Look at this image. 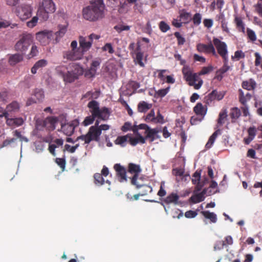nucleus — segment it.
I'll return each instance as SVG.
<instances>
[{"mask_svg": "<svg viewBox=\"0 0 262 262\" xmlns=\"http://www.w3.org/2000/svg\"><path fill=\"white\" fill-rule=\"evenodd\" d=\"M105 6L103 0H92L90 5L83 8L82 16L90 21H96L105 16Z\"/></svg>", "mask_w": 262, "mask_h": 262, "instance_id": "nucleus-1", "label": "nucleus"}, {"mask_svg": "<svg viewBox=\"0 0 262 262\" xmlns=\"http://www.w3.org/2000/svg\"><path fill=\"white\" fill-rule=\"evenodd\" d=\"M55 72L65 82L72 83L83 74V69L79 64L72 63L68 67L64 65L57 66Z\"/></svg>", "mask_w": 262, "mask_h": 262, "instance_id": "nucleus-2", "label": "nucleus"}, {"mask_svg": "<svg viewBox=\"0 0 262 262\" xmlns=\"http://www.w3.org/2000/svg\"><path fill=\"white\" fill-rule=\"evenodd\" d=\"M185 80L190 86H193L195 90H199L202 86L203 81L198 75V73H193L188 66L183 67L182 70Z\"/></svg>", "mask_w": 262, "mask_h": 262, "instance_id": "nucleus-3", "label": "nucleus"}, {"mask_svg": "<svg viewBox=\"0 0 262 262\" xmlns=\"http://www.w3.org/2000/svg\"><path fill=\"white\" fill-rule=\"evenodd\" d=\"M88 106L89 108L91 115L102 120H106L108 119L110 115V112L108 108L103 107L101 109H100L98 102L95 100H92L89 102Z\"/></svg>", "mask_w": 262, "mask_h": 262, "instance_id": "nucleus-4", "label": "nucleus"}, {"mask_svg": "<svg viewBox=\"0 0 262 262\" xmlns=\"http://www.w3.org/2000/svg\"><path fill=\"white\" fill-rule=\"evenodd\" d=\"M33 42V36L30 33H23L19 40L15 45V50L18 52L25 53Z\"/></svg>", "mask_w": 262, "mask_h": 262, "instance_id": "nucleus-5", "label": "nucleus"}, {"mask_svg": "<svg viewBox=\"0 0 262 262\" xmlns=\"http://www.w3.org/2000/svg\"><path fill=\"white\" fill-rule=\"evenodd\" d=\"M100 132L96 126H91L85 135L78 137L75 141L82 140L84 143L89 144L92 141L99 142L100 140Z\"/></svg>", "mask_w": 262, "mask_h": 262, "instance_id": "nucleus-6", "label": "nucleus"}, {"mask_svg": "<svg viewBox=\"0 0 262 262\" xmlns=\"http://www.w3.org/2000/svg\"><path fill=\"white\" fill-rule=\"evenodd\" d=\"M33 7L28 4H23L17 7L16 14L22 20H25L32 16Z\"/></svg>", "mask_w": 262, "mask_h": 262, "instance_id": "nucleus-7", "label": "nucleus"}, {"mask_svg": "<svg viewBox=\"0 0 262 262\" xmlns=\"http://www.w3.org/2000/svg\"><path fill=\"white\" fill-rule=\"evenodd\" d=\"M36 38L42 46L48 45L53 39V32L45 30L36 33Z\"/></svg>", "mask_w": 262, "mask_h": 262, "instance_id": "nucleus-8", "label": "nucleus"}, {"mask_svg": "<svg viewBox=\"0 0 262 262\" xmlns=\"http://www.w3.org/2000/svg\"><path fill=\"white\" fill-rule=\"evenodd\" d=\"M196 50L198 52L205 54H211L214 57H217L215 48L211 42L208 44L200 43L196 45Z\"/></svg>", "mask_w": 262, "mask_h": 262, "instance_id": "nucleus-9", "label": "nucleus"}, {"mask_svg": "<svg viewBox=\"0 0 262 262\" xmlns=\"http://www.w3.org/2000/svg\"><path fill=\"white\" fill-rule=\"evenodd\" d=\"M81 50H68L63 52V57L64 59L71 61H75L81 59L83 56Z\"/></svg>", "mask_w": 262, "mask_h": 262, "instance_id": "nucleus-10", "label": "nucleus"}, {"mask_svg": "<svg viewBox=\"0 0 262 262\" xmlns=\"http://www.w3.org/2000/svg\"><path fill=\"white\" fill-rule=\"evenodd\" d=\"M142 169L139 165L133 163H130L128 165V172L134 174V176L130 178V183L132 184H136L139 178V174L141 172Z\"/></svg>", "mask_w": 262, "mask_h": 262, "instance_id": "nucleus-11", "label": "nucleus"}, {"mask_svg": "<svg viewBox=\"0 0 262 262\" xmlns=\"http://www.w3.org/2000/svg\"><path fill=\"white\" fill-rule=\"evenodd\" d=\"M79 124L77 120H74L70 123L61 124V130L67 136H71L74 132L75 128Z\"/></svg>", "mask_w": 262, "mask_h": 262, "instance_id": "nucleus-12", "label": "nucleus"}, {"mask_svg": "<svg viewBox=\"0 0 262 262\" xmlns=\"http://www.w3.org/2000/svg\"><path fill=\"white\" fill-rule=\"evenodd\" d=\"M225 95V92L217 91V90H213L210 93L205 97V102L207 104L209 105L212 101L214 100L220 101L222 100Z\"/></svg>", "mask_w": 262, "mask_h": 262, "instance_id": "nucleus-13", "label": "nucleus"}, {"mask_svg": "<svg viewBox=\"0 0 262 262\" xmlns=\"http://www.w3.org/2000/svg\"><path fill=\"white\" fill-rule=\"evenodd\" d=\"M212 41L217 50V54H218L220 56L228 54L227 45L225 42L216 37H213Z\"/></svg>", "mask_w": 262, "mask_h": 262, "instance_id": "nucleus-14", "label": "nucleus"}, {"mask_svg": "<svg viewBox=\"0 0 262 262\" xmlns=\"http://www.w3.org/2000/svg\"><path fill=\"white\" fill-rule=\"evenodd\" d=\"M114 169L116 171V174L120 182H127L126 169L120 164L117 163L114 166Z\"/></svg>", "mask_w": 262, "mask_h": 262, "instance_id": "nucleus-15", "label": "nucleus"}, {"mask_svg": "<svg viewBox=\"0 0 262 262\" xmlns=\"http://www.w3.org/2000/svg\"><path fill=\"white\" fill-rule=\"evenodd\" d=\"M139 128L145 130V137L147 139H149L150 142H153L155 140V136L159 132L157 128H150L147 124L144 123L139 124Z\"/></svg>", "mask_w": 262, "mask_h": 262, "instance_id": "nucleus-16", "label": "nucleus"}, {"mask_svg": "<svg viewBox=\"0 0 262 262\" xmlns=\"http://www.w3.org/2000/svg\"><path fill=\"white\" fill-rule=\"evenodd\" d=\"M78 40L80 48V50H81V51L84 55V54L92 47L93 42L88 37H83L82 36H79Z\"/></svg>", "mask_w": 262, "mask_h": 262, "instance_id": "nucleus-17", "label": "nucleus"}, {"mask_svg": "<svg viewBox=\"0 0 262 262\" xmlns=\"http://www.w3.org/2000/svg\"><path fill=\"white\" fill-rule=\"evenodd\" d=\"M24 121L21 117L18 118H9L6 119V123L7 125L11 128H15L17 126H21L23 124Z\"/></svg>", "mask_w": 262, "mask_h": 262, "instance_id": "nucleus-18", "label": "nucleus"}, {"mask_svg": "<svg viewBox=\"0 0 262 262\" xmlns=\"http://www.w3.org/2000/svg\"><path fill=\"white\" fill-rule=\"evenodd\" d=\"M39 7L42 8V9L47 11L53 13L56 10L55 5L52 0H42Z\"/></svg>", "mask_w": 262, "mask_h": 262, "instance_id": "nucleus-19", "label": "nucleus"}, {"mask_svg": "<svg viewBox=\"0 0 262 262\" xmlns=\"http://www.w3.org/2000/svg\"><path fill=\"white\" fill-rule=\"evenodd\" d=\"M58 121V119L56 117H47L46 119V127L50 130H54L56 128V126Z\"/></svg>", "mask_w": 262, "mask_h": 262, "instance_id": "nucleus-20", "label": "nucleus"}, {"mask_svg": "<svg viewBox=\"0 0 262 262\" xmlns=\"http://www.w3.org/2000/svg\"><path fill=\"white\" fill-rule=\"evenodd\" d=\"M132 185H135L137 189L141 188V190L140 191V193L141 196L147 195L148 193H151L152 191V188L151 186L147 185L141 184L138 181L137 182L136 184Z\"/></svg>", "mask_w": 262, "mask_h": 262, "instance_id": "nucleus-21", "label": "nucleus"}, {"mask_svg": "<svg viewBox=\"0 0 262 262\" xmlns=\"http://www.w3.org/2000/svg\"><path fill=\"white\" fill-rule=\"evenodd\" d=\"M206 193V190L203 189V191L199 193L192 195L189 199V201L193 204L201 202L205 199V194Z\"/></svg>", "mask_w": 262, "mask_h": 262, "instance_id": "nucleus-22", "label": "nucleus"}, {"mask_svg": "<svg viewBox=\"0 0 262 262\" xmlns=\"http://www.w3.org/2000/svg\"><path fill=\"white\" fill-rule=\"evenodd\" d=\"M23 60V56L20 54H14L10 56L8 62L11 66H14Z\"/></svg>", "mask_w": 262, "mask_h": 262, "instance_id": "nucleus-23", "label": "nucleus"}, {"mask_svg": "<svg viewBox=\"0 0 262 262\" xmlns=\"http://www.w3.org/2000/svg\"><path fill=\"white\" fill-rule=\"evenodd\" d=\"M67 32L66 26H59V30L53 33V38H55L56 43L58 42L60 39Z\"/></svg>", "mask_w": 262, "mask_h": 262, "instance_id": "nucleus-24", "label": "nucleus"}, {"mask_svg": "<svg viewBox=\"0 0 262 262\" xmlns=\"http://www.w3.org/2000/svg\"><path fill=\"white\" fill-rule=\"evenodd\" d=\"M229 115L231 118V122L235 123L241 115V110L236 107H233L230 110Z\"/></svg>", "mask_w": 262, "mask_h": 262, "instance_id": "nucleus-25", "label": "nucleus"}, {"mask_svg": "<svg viewBox=\"0 0 262 262\" xmlns=\"http://www.w3.org/2000/svg\"><path fill=\"white\" fill-rule=\"evenodd\" d=\"M242 86L248 91L253 90L256 87V82L253 79H250L249 80L244 81L242 83Z\"/></svg>", "mask_w": 262, "mask_h": 262, "instance_id": "nucleus-26", "label": "nucleus"}, {"mask_svg": "<svg viewBox=\"0 0 262 262\" xmlns=\"http://www.w3.org/2000/svg\"><path fill=\"white\" fill-rule=\"evenodd\" d=\"M193 111L198 115L204 117L207 112V108H205L201 103H198L193 107Z\"/></svg>", "mask_w": 262, "mask_h": 262, "instance_id": "nucleus-27", "label": "nucleus"}, {"mask_svg": "<svg viewBox=\"0 0 262 262\" xmlns=\"http://www.w3.org/2000/svg\"><path fill=\"white\" fill-rule=\"evenodd\" d=\"M230 69L229 66H223L216 72L215 78L221 81L223 78V75Z\"/></svg>", "mask_w": 262, "mask_h": 262, "instance_id": "nucleus-28", "label": "nucleus"}, {"mask_svg": "<svg viewBox=\"0 0 262 262\" xmlns=\"http://www.w3.org/2000/svg\"><path fill=\"white\" fill-rule=\"evenodd\" d=\"M19 107L20 106L18 102L16 101H13L6 106V109L9 114L18 112Z\"/></svg>", "mask_w": 262, "mask_h": 262, "instance_id": "nucleus-29", "label": "nucleus"}, {"mask_svg": "<svg viewBox=\"0 0 262 262\" xmlns=\"http://www.w3.org/2000/svg\"><path fill=\"white\" fill-rule=\"evenodd\" d=\"M151 107V104H149L144 101H142L139 103L137 108L139 112L145 113L150 109Z\"/></svg>", "mask_w": 262, "mask_h": 262, "instance_id": "nucleus-30", "label": "nucleus"}, {"mask_svg": "<svg viewBox=\"0 0 262 262\" xmlns=\"http://www.w3.org/2000/svg\"><path fill=\"white\" fill-rule=\"evenodd\" d=\"M179 199V196L176 193L172 192L169 194L164 200V202L167 204L177 203Z\"/></svg>", "mask_w": 262, "mask_h": 262, "instance_id": "nucleus-31", "label": "nucleus"}, {"mask_svg": "<svg viewBox=\"0 0 262 262\" xmlns=\"http://www.w3.org/2000/svg\"><path fill=\"white\" fill-rule=\"evenodd\" d=\"M227 111L226 109L222 110L219 115L217 119V126L222 125L225 122L227 118Z\"/></svg>", "mask_w": 262, "mask_h": 262, "instance_id": "nucleus-32", "label": "nucleus"}, {"mask_svg": "<svg viewBox=\"0 0 262 262\" xmlns=\"http://www.w3.org/2000/svg\"><path fill=\"white\" fill-rule=\"evenodd\" d=\"M52 12L47 11L46 10L39 7L36 16L41 18L43 20H47L49 18V13H52Z\"/></svg>", "mask_w": 262, "mask_h": 262, "instance_id": "nucleus-33", "label": "nucleus"}, {"mask_svg": "<svg viewBox=\"0 0 262 262\" xmlns=\"http://www.w3.org/2000/svg\"><path fill=\"white\" fill-rule=\"evenodd\" d=\"M201 213L206 219H209L212 223L216 222V215L214 213L210 212L209 211H202Z\"/></svg>", "mask_w": 262, "mask_h": 262, "instance_id": "nucleus-34", "label": "nucleus"}, {"mask_svg": "<svg viewBox=\"0 0 262 262\" xmlns=\"http://www.w3.org/2000/svg\"><path fill=\"white\" fill-rule=\"evenodd\" d=\"M140 50V46L138 45V47L137 48L136 51H135V52L136 53V60L137 61V63L141 67H144V64L142 62V59H143V53L139 51Z\"/></svg>", "mask_w": 262, "mask_h": 262, "instance_id": "nucleus-35", "label": "nucleus"}, {"mask_svg": "<svg viewBox=\"0 0 262 262\" xmlns=\"http://www.w3.org/2000/svg\"><path fill=\"white\" fill-rule=\"evenodd\" d=\"M128 137V135L122 136H119L115 141V143L116 144L120 145V146L124 147L126 144Z\"/></svg>", "mask_w": 262, "mask_h": 262, "instance_id": "nucleus-36", "label": "nucleus"}, {"mask_svg": "<svg viewBox=\"0 0 262 262\" xmlns=\"http://www.w3.org/2000/svg\"><path fill=\"white\" fill-rule=\"evenodd\" d=\"M234 21L236 24V28L239 31L245 33V27L242 18L239 17H235Z\"/></svg>", "mask_w": 262, "mask_h": 262, "instance_id": "nucleus-37", "label": "nucleus"}, {"mask_svg": "<svg viewBox=\"0 0 262 262\" xmlns=\"http://www.w3.org/2000/svg\"><path fill=\"white\" fill-rule=\"evenodd\" d=\"M129 10V8L126 2H120L119 6L118 11L120 14H125L127 13Z\"/></svg>", "mask_w": 262, "mask_h": 262, "instance_id": "nucleus-38", "label": "nucleus"}, {"mask_svg": "<svg viewBox=\"0 0 262 262\" xmlns=\"http://www.w3.org/2000/svg\"><path fill=\"white\" fill-rule=\"evenodd\" d=\"M233 244V239H232V238L231 236H227L226 237H225V241H220L218 243V246H219L218 247V249H222V248H223V247H224V246L226 245H232Z\"/></svg>", "mask_w": 262, "mask_h": 262, "instance_id": "nucleus-39", "label": "nucleus"}, {"mask_svg": "<svg viewBox=\"0 0 262 262\" xmlns=\"http://www.w3.org/2000/svg\"><path fill=\"white\" fill-rule=\"evenodd\" d=\"M136 127L137 128V130L140 129L139 125H134L133 126L132 125V123L128 122H125L124 125L122 126L121 128V130L123 132H127L128 130H132L134 129V128Z\"/></svg>", "mask_w": 262, "mask_h": 262, "instance_id": "nucleus-40", "label": "nucleus"}, {"mask_svg": "<svg viewBox=\"0 0 262 262\" xmlns=\"http://www.w3.org/2000/svg\"><path fill=\"white\" fill-rule=\"evenodd\" d=\"M201 170H196L192 175V182L193 184H197V187L199 186L201 179Z\"/></svg>", "mask_w": 262, "mask_h": 262, "instance_id": "nucleus-41", "label": "nucleus"}, {"mask_svg": "<svg viewBox=\"0 0 262 262\" xmlns=\"http://www.w3.org/2000/svg\"><path fill=\"white\" fill-rule=\"evenodd\" d=\"M130 26L124 25L122 24H118L114 27V29L118 33H120L123 31H129Z\"/></svg>", "mask_w": 262, "mask_h": 262, "instance_id": "nucleus-42", "label": "nucleus"}, {"mask_svg": "<svg viewBox=\"0 0 262 262\" xmlns=\"http://www.w3.org/2000/svg\"><path fill=\"white\" fill-rule=\"evenodd\" d=\"M133 132L134 134L136 136L137 140L138 141V143L144 144L145 143L146 140L147 138L146 137H143L141 134L139 132V130H137V128L136 127L133 129Z\"/></svg>", "mask_w": 262, "mask_h": 262, "instance_id": "nucleus-43", "label": "nucleus"}, {"mask_svg": "<svg viewBox=\"0 0 262 262\" xmlns=\"http://www.w3.org/2000/svg\"><path fill=\"white\" fill-rule=\"evenodd\" d=\"M159 28L160 30L163 33H166L170 29L169 25L164 21H161L159 23Z\"/></svg>", "mask_w": 262, "mask_h": 262, "instance_id": "nucleus-44", "label": "nucleus"}, {"mask_svg": "<svg viewBox=\"0 0 262 262\" xmlns=\"http://www.w3.org/2000/svg\"><path fill=\"white\" fill-rule=\"evenodd\" d=\"M170 86H168L165 89H162L159 90L155 93V97H163L166 95V94L169 91Z\"/></svg>", "mask_w": 262, "mask_h": 262, "instance_id": "nucleus-45", "label": "nucleus"}, {"mask_svg": "<svg viewBox=\"0 0 262 262\" xmlns=\"http://www.w3.org/2000/svg\"><path fill=\"white\" fill-rule=\"evenodd\" d=\"M238 93L239 102L243 105H247V102L249 100L247 99V98L246 97V95L244 94V92L242 91V90L239 89L238 90Z\"/></svg>", "mask_w": 262, "mask_h": 262, "instance_id": "nucleus-46", "label": "nucleus"}, {"mask_svg": "<svg viewBox=\"0 0 262 262\" xmlns=\"http://www.w3.org/2000/svg\"><path fill=\"white\" fill-rule=\"evenodd\" d=\"M174 36L177 38L178 45L179 46L183 45L186 42L185 38L179 32H176L174 33Z\"/></svg>", "mask_w": 262, "mask_h": 262, "instance_id": "nucleus-47", "label": "nucleus"}, {"mask_svg": "<svg viewBox=\"0 0 262 262\" xmlns=\"http://www.w3.org/2000/svg\"><path fill=\"white\" fill-rule=\"evenodd\" d=\"M180 17L183 20L188 22L191 19V14L189 12L185 11L184 10H183L180 14Z\"/></svg>", "mask_w": 262, "mask_h": 262, "instance_id": "nucleus-48", "label": "nucleus"}, {"mask_svg": "<svg viewBox=\"0 0 262 262\" xmlns=\"http://www.w3.org/2000/svg\"><path fill=\"white\" fill-rule=\"evenodd\" d=\"M94 178L95 184L99 185H102L104 184V180L101 174L96 173L94 174Z\"/></svg>", "mask_w": 262, "mask_h": 262, "instance_id": "nucleus-49", "label": "nucleus"}, {"mask_svg": "<svg viewBox=\"0 0 262 262\" xmlns=\"http://www.w3.org/2000/svg\"><path fill=\"white\" fill-rule=\"evenodd\" d=\"M46 122L45 120L37 119L35 122V127L38 130H41L44 127H46Z\"/></svg>", "mask_w": 262, "mask_h": 262, "instance_id": "nucleus-50", "label": "nucleus"}, {"mask_svg": "<svg viewBox=\"0 0 262 262\" xmlns=\"http://www.w3.org/2000/svg\"><path fill=\"white\" fill-rule=\"evenodd\" d=\"M254 56L255 57V60L254 62L255 66L256 67L260 66L261 69L262 70V57L259 54V53L256 52L254 53Z\"/></svg>", "mask_w": 262, "mask_h": 262, "instance_id": "nucleus-51", "label": "nucleus"}, {"mask_svg": "<svg viewBox=\"0 0 262 262\" xmlns=\"http://www.w3.org/2000/svg\"><path fill=\"white\" fill-rule=\"evenodd\" d=\"M38 20V17L37 16H35L32 18V19L27 23V26L30 28H33L36 26Z\"/></svg>", "mask_w": 262, "mask_h": 262, "instance_id": "nucleus-52", "label": "nucleus"}, {"mask_svg": "<svg viewBox=\"0 0 262 262\" xmlns=\"http://www.w3.org/2000/svg\"><path fill=\"white\" fill-rule=\"evenodd\" d=\"M96 118L97 117H96L93 115L87 116L84 119V121L82 122V124L84 126H88L89 125H90L93 123L95 118Z\"/></svg>", "mask_w": 262, "mask_h": 262, "instance_id": "nucleus-53", "label": "nucleus"}, {"mask_svg": "<svg viewBox=\"0 0 262 262\" xmlns=\"http://www.w3.org/2000/svg\"><path fill=\"white\" fill-rule=\"evenodd\" d=\"M213 69L212 66H209L208 67H204L198 73L199 76L205 75L208 74L211 72Z\"/></svg>", "mask_w": 262, "mask_h": 262, "instance_id": "nucleus-54", "label": "nucleus"}, {"mask_svg": "<svg viewBox=\"0 0 262 262\" xmlns=\"http://www.w3.org/2000/svg\"><path fill=\"white\" fill-rule=\"evenodd\" d=\"M201 19L202 16L199 13H195L192 18L194 25L196 26H198L201 24Z\"/></svg>", "mask_w": 262, "mask_h": 262, "instance_id": "nucleus-55", "label": "nucleus"}, {"mask_svg": "<svg viewBox=\"0 0 262 262\" xmlns=\"http://www.w3.org/2000/svg\"><path fill=\"white\" fill-rule=\"evenodd\" d=\"M247 34L248 38L252 41H254L256 40V36L255 32L250 28L247 29Z\"/></svg>", "mask_w": 262, "mask_h": 262, "instance_id": "nucleus-56", "label": "nucleus"}, {"mask_svg": "<svg viewBox=\"0 0 262 262\" xmlns=\"http://www.w3.org/2000/svg\"><path fill=\"white\" fill-rule=\"evenodd\" d=\"M257 130H258L257 128H256L255 126H250L247 130L248 136L252 138L253 139L255 138Z\"/></svg>", "mask_w": 262, "mask_h": 262, "instance_id": "nucleus-57", "label": "nucleus"}, {"mask_svg": "<svg viewBox=\"0 0 262 262\" xmlns=\"http://www.w3.org/2000/svg\"><path fill=\"white\" fill-rule=\"evenodd\" d=\"M245 56V53L241 50H238L235 52L234 55L231 57V58L234 60L236 59L238 60L241 58H244Z\"/></svg>", "mask_w": 262, "mask_h": 262, "instance_id": "nucleus-58", "label": "nucleus"}, {"mask_svg": "<svg viewBox=\"0 0 262 262\" xmlns=\"http://www.w3.org/2000/svg\"><path fill=\"white\" fill-rule=\"evenodd\" d=\"M154 111L151 110L150 112L146 116L145 120L146 122L153 121L156 122V117H155Z\"/></svg>", "mask_w": 262, "mask_h": 262, "instance_id": "nucleus-59", "label": "nucleus"}, {"mask_svg": "<svg viewBox=\"0 0 262 262\" xmlns=\"http://www.w3.org/2000/svg\"><path fill=\"white\" fill-rule=\"evenodd\" d=\"M102 50L103 51H108L110 54H113L114 53V50L111 43H106L102 48Z\"/></svg>", "mask_w": 262, "mask_h": 262, "instance_id": "nucleus-60", "label": "nucleus"}, {"mask_svg": "<svg viewBox=\"0 0 262 262\" xmlns=\"http://www.w3.org/2000/svg\"><path fill=\"white\" fill-rule=\"evenodd\" d=\"M216 137H215V134H212L209 138L207 143H206L205 145V147L207 149H209L211 147L212 145L213 144L214 141Z\"/></svg>", "mask_w": 262, "mask_h": 262, "instance_id": "nucleus-61", "label": "nucleus"}, {"mask_svg": "<svg viewBox=\"0 0 262 262\" xmlns=\"http://www.w3.org/2000/svg\"><path fill=\"white\" fill-rule=\"evenodd\" d=\"M216 137H215V134H212L209 138L207 143H206L205 145V147L207 149H209L211 147L212 145L213 144L214 141Z\"/></svg>", "mask_w": 262, "mask_h": 262, "instance_id": "nucleus-62", "label": "nucleus"}, {"mask_svg": "<svg viewBox=\"0 0 262 262\" xmlns=\"http://www.w3.org/2000/svg\"><path fill=\"white\" fill-rule=\"evenodd\" d=\"M167 71L166 70H158L157 72L158 73V78L160 79L161 81L164 83L166 80V77L164 75V73Z\"/></svg>", "mask_w": 262, "mask_h": 262, "instance_id": "nucleus-63", "label": "nucleus"}, {"mask_svg": "<svg viewBox=\"0 0 262 262\" xmlns=\"http://www.w3.org/2000/svg\"><path fill=\"white\" fill-rule=\"evenodd\" d=\"M56 163L63 170L66 167V160L63 158H56Z\"/></svg>", "mask_w": 262, "mask_h": 262, "instance_id": "nucleus-64", "label": "nucleus"}]
</instances>
